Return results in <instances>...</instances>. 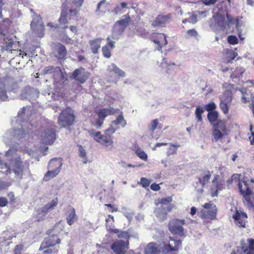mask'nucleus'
I'll use <instances>...</instances> for the list:
<instances>
[{"instance_id":"obj_14","label":"nucleus","mask_w":254,"mask_h":254,"mask_svg":"<svg viewBox=\"0 0 254 254\" xmlns=\"http://www.w3.org/2000/svg\"><path fill=\"white\" fill-rule=\"evenodd\" d=\"M44 27L42 21L38 16L34 18L31 23L32 30L39 37H42L44 36Z\"/></svg>"},{"instance_id":"obj_54","label":"nucleus","mask_w":254,"mask_h":254,"mask_svg":"<svg viewBox=\"0 0 254 254\" xmlns=\"http://www.w3.org/2000/svg\"><path fill=\"white\" fill-rule=\"evenodd\" d=\"M227 41L230 44L234 45L238 43V39L236 36L230 35L227 38Z\"/></svg>"},{"instance_id":"obj_2","label":"nucleus","mask_w":254,"mask_h":254,"mask_svg":"<svg viewBox=\"0 0 254 254\" xmlns=\"http://www.w3.org/2000/svg\"><path fill=\"white\" fill-rule=\"evenodd\" d=\"M32 127V123L26 122L24 124L21 125V127L17 129H12L6 132L3 136V140L6 144H9L16 140L23 141L29 137V132L28 128Z\"/></svg>"},{"instance_id":"obj_40","label":"nucleus","mask_w":254,"mask_h":254,"mask_svg":"<svg viewBox=\"0 0 254 254\" xmlns=\"http://www.w3.org/2000/svg\"><path fill=\"white\" fill-rule=\"evenodd\" d=\"M175 65L174 63H168L165 59H163L162 62L161 64L162 67L164 68L166 71L168 73L171 72V69L173 68V67Z\"/></svg>"},{"instance_id":"obj_34","label":"nucleus","mask_w":254,"mask_h":254,"mask_svg":"<svg viewBox=\"0 0 254 254\" xmlns=\"http://www.w3.org/2000/svg\"><path fill=\"white\" fill-rule=\"evenodd\" d=\"M130 21V17L128 14H126L123 16V18L118 20L116 22L123 28H126L128 26Z\"/></svg>"},{"instance_id":"obj_48","label":"nucleus","mask_w":254,"mask_h":254,"mask_svg":"<svg viewBox=\"0 0 254 254\" xmlns=\"http://www.w3.org/2000/svg\"><path fill=\"white\" fill-rule=\"evenodd\" d=\"M118 129V127L114 125H113V124L111 122L110 127L106 130L105 133L111 136Z\"/></svg>"},{"instance_id":"obj_12","label":"nucleus","mask_w":254,"mask_h":254,"mask_svg":"<svg viewBox=\"0 0 254 254\" xmlns=\"http://www.w3.org/2000/svg\"><path fill=\"white\" fill-rule=\"evenodd\" d=\"M89 133L90 135L94 137L95 140L106 146L111 145L113 143L111 136L107 134L103 135L100 131L95 132L92 130L89 131Z\"/></svg>"},{"instance_id":"obj_63","label":"nucleus","mask_w":254,"mask_h":254,"mask_svg":"<svg viewBox=\"0 0 254 254\" xmlns=\"http://www.w3.org/2000/svg\"><path fill=\"white\" fill-rule=\"evenodd\" d=\"M235 214H236V217H238V216L239 215V217H241L243 219H246L247 218V214L245 212L239 211L238 210H237Z\"/></svg>"},{"instance_id":"obj_30","label":"nucleus","mask_w":254,"mask_h":254,"mask_svg":"<svg viewBox=\"0 0 254 254\" xmlns=\"http://www.w3.org/2000/svg\"><path fill=\"white\" fill-rule=\"evenodd\" d=\"M169 211L165 207L162 208L161 207H158L155 210V213L156 216L160 220L163 221L167 218V214Z\"/></svg>"},{"instance_id":"obj_56","label":"nucleus","mask_w":254,"mask_h":254,"mask_svg":"<svg viewBox=\"0 0 254 254\" xmlns=\"http://www.w3.org/2000/svg\"><path fill=\"white\" fill-rule=\"evenodd\" d=\"M229 105L220 101V107L224 114H227L229 112Z\"/></svg>"},{"instance_id":"obj_53","label":"nucleus","mask_w":254,"mask_h":254,"mask_svg":"<svg viewBox=\"0 0 254 254\" xmlns=\"http://www.w3.org/2000/svg\"><path fill=\"white\" fill-rule=\"evenodd\" d=\"M238 216H239V215ZM233 218L235 220V221L240 224V226L241 227H244L245 220L246 219H243L241 217H236V214L233 216Z\"/></svg>"},{"instance_id":"obj_26","label":"nucleus","mask_w":254,"mask_h":254,"mask_svg":"<svg viewBox=\"0 0 254 254\" xmlns=\"http://www.w3.org/2000/svg\"><path fill=\"white\" fill-rule=\"evenodd\" d=\"M217 210L214 209H207L202 210L200 211V216L202 218H209L213 219L215 218Z\"/></svg>"},{"instance_id":"obj_3","label":"nucleus","mask_w":254,"mask_h":254,"mask_svg":"<svg viewBox=\"0 0 254 254\" xmlns=\"http://www.w3.org/2000/svg\"><path fill=\"white\" fill-rule=\"evenodd\" d=\"M55 126L52 122L43 124L40 130L41 141L45 144H51L56 139Z\"/></svg>"},{"instance_id":"obj_6","label":"nucleus","mask_w":254,"mask_h":254,"mask_svg":"<svg viewBox=\"0 0 254 254\" xmlns=\"http://www.w3.org/2000/svg\"><path fill=\"white\" fill-rule=\"evenodd\" d=\"M63 229L64 226L61 222L57 224L54 227L53 233L51 234V235L45 239V241L42 244L40 250H41V248L42 247L45 248L50 247L51 246H55L57 244H59L61 240L58 237L56 233L59 231H62Z\"/></svg>"},{"instance_id":"obj_49","label":"nucleus","mask_w":254,"mask_h":254,"mask_svg":"<svg viewBox=\"0 0 254 254\" xmlns=\"http://www.w3.org/2000/svg\"><path fill=\"white\" fill-rule=\"evenodd\" d=\"M136 154L137 156L139 157L141 159L146 161L147 160V155L144 151L141 150L140 149H137L136 150Z\"/></svg>"},{"instance_id":"obj_36","label":"nucleus","mask_w":254,"mask_h":254,"mask_svg":"<svg viewBox=\"0 0 254 254\" xmlns=\"http://www.w3.org/2000/svg\"><path fill=\"white\" fill-rule=\"evenodd\" d=\"M112 123L113 124V125H114L116 127H117L118 125H120L122 127H124L127 125V122L122 114L120 115L117 119L112 121Z\"/></svg>"},{"instance_id":"obj_24","label":"nucleus","mask_w":254,"mask_h":254,"mask_svg":"<svg viewBox=\"0 0 254 254\" xmlns=\"http://www.w3.org/2000/svg\"><path fill=\"white\" fill-rule=\"evenodd\" d=\"M108 70L111 74H113L114 73L115 74V76H118L121 77L125 76V72L118 67L114 64H112L111 65H109Z\"/></svg>"},{"instance_id":"obj_38","label":"nucleus","mask_w":254,"mask_h":254,"mask_svg":"<svg viewBox=\"0 0 254 254\" xmlns=\"http://www.w3.org/2000/svg\"><path fill=\"white\" fill-rule=\"evenodd\" d=\"M127 3L125 2H122L121 4H118L114 9V12L116 15L122 14L124 11L123 9L127 7Z\"/></svg>"},{"instance_id":"obj_35","label":"nucleus","mask_w":254,"mask_h":254,"mask_svg":"<svg viewBox=\"0 0 254 254\" xmlns=\"http://www.w3.org/2000/svg\"><path fill=\"white\" fill-rule=\"evenodd\" d=\"M52 170H49L46 174L45 175L44 177V180L45 181H48L54 177H56L60 171H59V169H51Z\"/></svg>"},{"instance_id":"obj_21","label":"nucleus","mask_w":254,"mask_h":254,"mask_svg":"<svg viewBox=\"0 0 254 254\" xmlns=\"http://www.w3.org/2000/svg\"><path fill=\"white\" fill-rule=\"evenodd\" d=\"M125 30V29L124 28L116 22L113 27V33L112 34V39L118 40Z\"/></svg>"},{"instance_id":"obj_55","label":"nucleus","mask_w":254,"mask_h":254,"mask_svg":"<svg viewBox=\"0 0 254 254\" xmlns=\"http://www.w3.org/2000/svg\"><path fill=\"white\" fill-rule=\"evenodd\" d=\"M103 54L104 57L109 58L111 57V51L107 46H105L102 49Z\"/></svg>"},{"instance_id":"obj_31","label":"nucleus","mask_w":254,"mask_h":254,"mask_svg":"<svg viewBox=\"0 0 254 254\" xmlns=\"http://www.w3.org/2000/svg\"><path fill=\"white\" fill-rule=\"evenodd\" d=\"M116 110L114 108H110L109 109H103L98 112V117L104 120L107 116L114 114Z\"/></svg>"},{"instance_id":"obj_46","label":"nucleus","mask_w":254,"mask_h":254,"mask_svg":"<svg viewBox=\"0 0 254 254\" xmlns=\"http://www.w3.org/2000/svg\"><path fill=\"white\" fill-rule=\"evenodd\" d=\"M79 155L83 158V162L84 164L87 163V159L86 157V152L82 146H78Z\"/></svg>"},{"instance_id":"obj_10","label":"nucleus","mask_w":254,"mask_h":254,"mask_svg":"<svg viewBox=\"0 0 254 254\" xmlns=\"http://www.w3.org/2000/svg\"><path fill=\"white\" fill-rule=\"evenodd\" d=\"M248 245L241 242L242 247H238L231 254H254V239L249 238L247 240Z\"/></svg>"},{"instance_id":"obj_41","label":"nucleus","mask_w":254,"mask_h":254,"mask_svg":"<svg viewBox=\"0 0 254 254\" xmlns=\"http://www.w3.org/2000/svg\"><path fill=\"white\" fill-rule=\"evenodd\" d=\"M48 210L45 206L42 208L39 209L37 210L38 215L37 217V221H40L42 220L43 218L45 217V216L47 214Z\"/></svg>"},{"instance_id":"obj_59","label":"nucleus","mask_w":254,"mask_h":254,"mask_svg":"<svg viewBox=\"0 0 254 254\" xmlns=\"http://www.w3.org/2000/svg\"><path fill=\"white\" fill-rule=\"evenodd\" d=\"M140 184L143 187L147 188L149 186L150 182L145 178H141L140 179Z\"/></svg>"},{"instance_id":"obj_17","label":"nucleus","mask_w":254,"mask_h":254,"mask_svg":"<svg viewBox=\"0 0 254 254\" xmlns=\"http://www.w3.org/2000/svg\"><path fill=\"white\" fill-rule=\"evenodd\" d=\"M211 174L210 171H207L203 175L202 178H199L198 182H196L195 189L198 192L202 193L203 192V188L205 185L208 183L210 179Z\"/></svg>"},{"instance_id":"obj_28","label":"nucleus","mask_w":254,"mask_h":254,"mask_svg":"<svg viewBox=\"0 0 254 254\" xmlns=\"http://www.w3.org/2000/svg\"><path fill=\"white\" fill-rule=\"evenodd\" d=\"M216 24L219 26L220 30H223L226 26V22L224 17L221 15L217 14L215 16L213 17Z\"/></svg>"},{"instance_id":"obj_51","label":"nucleus","mask_w":254,"mask_h":254,"mask_svg":"<svg viewBox=\"0 0 254 254\" xmlns=\"http://www.w3.org/2000/svg\"><path fill=\"white\" fill-rule=\"evenodd\" d=\"M216 106L213 102H211L205 106L204 109L209 112L214 111Z\"/></svg>"},{"instance_id":"obj_52","label":"nucleus","mask_w":254,"mask_h":254,"mask_svg":"<svg viewBox=\"0 0 254 254\" xmlns=\"http://www.w3.org/2000/svg\"><path fill=\"white\" fill-rule=\"evenodd\" d=\"M58 201L57 198H55L52 200L51 203L45 205V207H47L48 210L52 209L57 205Z\"/></svg>"},{"instance_id":"obj_7","label":"nucleus","mask_w":254,"mask_h":254,"mask_svg":"<svg viewBox=\"0 0 254 254\" xmlns=\"http://www.w3.org/2000/svg\"><path fill=\"white\" fill-rule=\"evenodd\" d=\"M43 72L44 74L53 73L54 82L60 85H63L66 80L59 67L48 66L43 69Z\"/></svg>"},{"instance_id":"obj_37","label":"nucleus","mask_w":254,"mask_h":254,"mask_svg":"<svg viewBox=\"0 0 254 254\" xmlns=\"http://www.w3.org/2000/svg\"><path fill=\"white\" fill-rule=\"evenodd\" d=\"M232 100V95L231 92H225L221 97L220 101L229 105H230Z\"/></svg>"},{"instance_id":"obj_20","label":"nucleus","mask_w":254,"mask_h":254,"mask_svg":"<svg viewBox=\"0 0 254 254\" xmlns=\"http://www.w3.org/2000/svg\"><path fill=\"white\" fill-rule=\"evenodd\" d=\"M201 1L206 6L214 4L217 2L221 3L223 5L221 6L220 4L218 3L217 5V7L220 10L222 9V11H223V6L225 8L227 5H229L230 3V0H201Z\"/></svg>"},{"instance_id":"obj_33","label":"nucleus","mask_w":254,"mask_h":254,"mask_svg":"<svg viewBox=\"0 0 254 254\" xmlns=\"http://www.w3.org/2000/svg\"><path fill=\"white\" fill-rule=\"evenodd\" d=\"M101 39H96L93 40H91L89 42V44L91 47L92 52L96 54L98 52V49L101 46Z\"/></svg>"},{"instance_id":"obj_15","label":"nucleus","mask_w":254,"mask_h":254,"mask_svg":"<svg viewBox=\"0 0 254 254\" xmlns=\"http://www.w3.org/2000/svg\"><path fill=\"white\" fill-rule=\"evenodd\" d=\"M127 245V244L123 240L116 241L112 244L111 248L117 254H124L128 248Z\"/></svg>"},{"instance_id":"obj_16","label":"nucleus","mask_w":254,"mask_h":254,"mask_svg":"<svg viewBox=\"0 0 254 254\" xmlns=\"http://www.w3.org/2000/svg\"><path fill=\"white\" fill-rule=\"evenodd\" d=\"M181 243L182 242L180 240H175L170 238L168 245H164L162 249L163 253L166 254L178 251Z\"/></svg>"},{"instance_id":"obj_43","label":"nucleus","mask_w":254,"mask_h":254,"mask_svg":"<svg viewBox=\"0 0 254 254\" xmlns=\"http://www.w3.org/2000/svg\"><path fill=\"white\" fill-rule=\"evenodd\" d=\"M218 117V113L216 111H212L208 112L207 114V118L211 124H214L213 123L217 120Z\"/></svg>"},{"instance_id":"obj_45","label":"nucleus","mask_w":254,"mask_h":254,"mask_svg":"<svg viewBox=\"0 0 254 254\" xmlns=\"http://www.w3.org/2000/svg\"><path fill=\"white\" fill-rule=\"evenodd\" d=\"M180 146L178 144H170V147L167 151V155L170 156L171 155L175 154L177 153V148Z\"/></svg>"},{"instance_id":"obj_61","label":"nucleus","mask_w":254,"mask_h":254,"mask_svg":"<svg viewBox=\"0 0 254 254\" xmlns=\"http://www.w3.org/2000/svg\"><path fill=\"white\" fill-rule=\"evenodd\" d=\"M104 120L101 118H98L95 122V127L98 128H100L103 125Z\"/></svg>"},{"instance_id":"obj_4","label":"nucleus","mask_w":254,"mask_h":254,"mask_svg":"<svg viewBox=\"0 0 254 254\" xmlns=\"http://www.w3.org/2000/svg\"><path fill=\"white\" fill-rule=\"evenodd\" d=\"M84 0H71L72 2V6L71 8L69 9V15L70 16H75L77 13V9L76 8H78L80 7ZM66 4L64 3L63 4V9L61 12V15L60 18H59V23L60 24V26L62 28H66L67 26L66 24L67 22V18H69V14L67 13V9H65L64 7L66 6Z\"/></svg>"},{"instance_id":"obj_18","label":"nucleus","mask_w":254,"mask_h":254,"mask_svg":"<svg viewBox=\"0 0 254 254\" xmlns=\"http://www.w3.org/2000/svg\"><path fill=\"white\" fill-rule=\"evenodd\" d=\"M39 93L37 90L35 89H31L29 87H26L22 91L21 94V97L22 98L28 99L30 101L32 100L33 98H37L38 97Z\"/></svg>"},{"instance_id":"obj_58","label":"nucleus","mask_w":254,"mask_h":254,"mask_svg":"<svg viewBox=\"0 0 254 254\" xmlns=\"http://www.w3.org/2000/svg\"><path fill=\"white\" fill-rule=\"evenodd\" d=\"M203 207L205 209H206V210H207V209L212 210V209H214L215 210H217L215 205L211 202H209L208 203H205L203 205Z\"/></svg>"},{"instance_id":"obj_47","label":"nucleus","mask_w":254,"mask_h":254,"mask_svg":"<svg viewBox=\"0 0 254 254\" xmlns=\"http://www.w3.org/2000/svg\"><path fill=\"white\" fill-rule=\"evenodd\" d=\"M245 69L243 67H237L235 70V71L231 75V77L232 78H238L242 75V74L245 72Z\"/></svg>"},{"instance_id":"obj_11","label":"nucleus","mask_w":254,"mask_h":254,"mask_svg":"<svg viewBox=\"0 0 254 254\" xmlns=\"http://www.w3.org/2000/svg\"><path fill=\"white\" fill-rule=\"evenodd\" d=\"M185 220L183 219H173L170 221L169 224V229L170 232L180 236L184 235L183 225L185 224Z\"/></svg>"},{"instance_id":"obj_62","label":"nucleus","mask_w":254,"mask_h":254,"mask_svg":"<svg viewBox=\"0 0 254 254\" xmlns=\"http://www.w3.org/2000/svg\"><path fill=\"white\" fill-rule=\"evenodd\" d=\"M8 201L5 197H0V207H4L7 205Z\"/></svg>"},{"instance_id":"obj_39","label":"nucleus","mask_w":254,"mask_h":254,"mask_svg":"<svg viewBox=\"0 0 254 254\" xmlns=\"http://www.w3.org/2000/svg\"><path fill=\"white\" fill-rule=\"evenodd\" d=\"M76 219L75 209L72 208L71 212L66 218L67 223L69 225H72Z\"/></svg>"},{"instance_id":"obj_1","label":"nucleus","mask_w":254,"mask_h":254,"mask_svg":"<svg viewBox=\"0 0 254 254\" xmlns=\"http://www.w3.org/2000/svg\"><path fill=\"white\" fill-rule=\"evenodd\" d=\"M5 157L8 160V164L3 163L0 159V169L1 173L9 175L10 177L13 174L16 180L21 179L24 175L29 174L28 164L21 160L15 149H9L6 152Z\"/></svg>"},{"instance_id":"obj_50","label":"nucleus","mask_w":254,"mask_h":254,"mask_svg":"<svg viewBox=\"0 0 254 254\" xmlns=\"http://www.w3.org/2000/svg\"><path fill=\"white\" fill-rule=\"evenodd\" d=\"M240 91L241 92L242 94V99L243 101V102L245 103H247L250 102V98L248 97H246V95H247V90L246 88H241L239 89Z\"/></svg>"},{"instance_id":"obj_27","label":"nucleus","mask_w":254,"mask_h":254,"mask_svg":"<svg viewBox=\"0 0 254 254\" xmlns=\"http://www.w3.org/2000/svg\"><path fill=\"white\" fill-rule=\"evenodd\" d=\"M156 35V39L154 40V42L158 45L160 47L158 50H161L163 45H166L167 44L166 37L164 34L162 33L157 34Z\"/></svg>"},{"instance_id":"obj_19","label":"nucleus","mask_w":254,"mask_h":254,"mask_svg":"<svg viewBox=\"0 0 254 254\" xmlns=\"http://www.w3.org/2000/svg\"><path fill=\"white\" fill-rule=\"evenodd\" d=\"M171 18V14H168L166 15H159L152 22V25L154 27L162 26L163 24L169 22Z\"/></svg>"},{"instance_id":"obj_13","label":"nucleus","mask_w":254,"mask_h":254,"mask_svg":"<svg viewBox=\"0 0 254 254\" xmlns=\"http://www.w3.org/2000/svg\"><path fill=\"white\" fill-rule=\"evenodd\" d=\"M89 76V73L83 68H79L75 69L71 75L70 78L78 81L80 83H83Z\"/></svg>"},{"instance_id":"obj_25","label":"nucleus","mask_w":254,"mask_h":254,"mask_svg":"<svg viewBox=\"0 0 254 254\" xmlns=\"http://www.w3.org/2000/svg\"><path fill=\"white\" fill-rule=\"evenodd\" d=\"M56 56L60 59H64L66 55V50L64 46L58 44L56 47Z\"/></svg>"},{"instance_id":"obj_8","label":"nucleus","mask_w":254,"mask_h":254,"mask_svg":"<svg viewBox=\"0 0 254 254\" xmlns=\"http://www.w3.org/2000/svg\"><path fill=\"white\" fill-rule=\"evenodd\" d=\"M212 135L213 137V140L215 142L220 140L226 135L227 128L225 123L219 121L216 124H213Z\"/></svg>"},{"instance_id":"obj_44","label":"nucleus","mask_w":254,"mask_h":254,"mask_svg":"<svg viewBox=\"0 0 254 254\" xmlns=\"http://www.w3.org/2000/svg\"><path fill=\"white\" fill-rule=\"evenodd\" d=\"M30 109V107H23L18 113L17 120L21 121V120L25 121L26 119H24L26 111H28Z\"/></svg>"},{"instance_id":"obj_64","label":"nucleus","mask_w":254,"mask_h":254,"mask_svg":"<svg viewBox=\"0 0 254 254\" xmlns=\"http://www.w3.org/2000/svg\"><path fill=\"white\" fill-rule=\"evenodd\" d=\"M197 21V15L193 14L192 16L188 19V22L193 24L195 23Z\"/></svg>"},{"instance_id":"obj_22","label":"nucleus","mask_w":254,"mask_h":254,"mask_svg":"<svg viewBox=\"0 0 254 254\" xmlns=\"http://www.w3.org/2000/svg\"><path fill=\"white\" fill-rule=\"evenodd\" d=\"M62 165V159L61 158H54L49 161L48 168L49 169H59L60 171Z\"/></svg>"},{"instance_id":"obj_9","label":"nucleus","mask_w":254,"mask_h":254,"mask_svg":"<svg viewBox=\"0 0 254 254\" xmlns=\"http://www.w3.org/2000/svg\"><path fill=\"white\" fill-rule=\"evenodd\" d=\"M17 88V84L12 83L10 86L8 81L6 79H5L2 82H0V100L1 101H6L8 99L7 91L15 92Z\"/></svg>"},{"instance_id":"obj_32","label":"nucleus","mask_w":254,"mask_h":254,"mask_svg":"<svg viewBox=\"0 0 254 254\" xmlns=\"http://www.w3.org/2000/svg\"><path fill=\"white\" fill-rule=\"evenodd\" d=\"M218 178H219V176L215 175L214 177V178L212 180V183L214 185H216V190L214 192H212V193H211V195L213 197L217 196V191L218 190H221L223 188V183H224V182H222L221 181L219 182H218L217 180H218Z\"/></svg>"},{"instance_id":"obj_42","label":"nucleus","mask_w":254,"mask_h":254,"mask_svg":"<svg viewBox=\"0 0 254 254\" xmlns=\"http://www.w3.org/2000/svg\"><path fill=\"white\" fill-rule=\"evenodd\" d=\"M227 59L226 62L227 63H231L232 60H234L235 58L237 56L238 54L236 52H234L232 50H228L226 53Z\"/></svg>"},{"instance_id":"obj_29","label":"nucleus","mask_w":254,"mask_h":254,"mask_svg":"<svg viewBox=\"0 0 254 254\" xmlns=\"http://www.w3.org/2000/svg\"><path fill=\"white\" fill-rule=\"evenodd\" d=\"M172 201V198L170 196L162 198L159 201V203L161 204L160 207H161V208L165 207L166 209L168 210V211H170L173 208L172 205L170 204V203Z\"/></svg>"},{"instance_id":"obj_60","label":"nucleus","mask_w":254,"mask_h":254,"mask_svg":"<svg viewBox=\"0 0 254 254\" xmlns=\"http://www.w3.org/2000/svg\"><path fill=\"white\" fill-rule=\"evenodd\" d=\"M187 35L188 37H197L198 36V33L194 29H192L189 30L187 31Z\"/></svg>"},{"instance_id":"obj_57","label":"nucleus","mask_w":254,"mask_h":254,"mask_svg":"<svg viewBox=\"0 0 254 254\" xmlns=\"http://www.w3.org/2000/svg\"><path fill=\"white\" fill-rule=\"evenodd\" d=\"M158 125V120L157 119H155L151 121L150 125L149 126V129L152 131H154V130L157 128Z\"/></svg>"},{"instance_id":"obj_23","label":"nucleus","mask_w":254,"mask_h":254,"mask_svg":"<svg viewBox=\"0 0 254 254\" xmlns=\"http://www.w3.org/2000/svg\"><path fill=\"white\" fill-rule=\"evenodd\" d=\"M144 252L145 254H159L160 250L156 243L151 242L147 245Z\"/></svg>"},{"instance_id":"obj_5","label":"nucleus","mask_w":254,"mask_h":254,"mask_svg":"<svg viewBox=\"0 0 254 254\" xmlns=\"http://www.w3.org/2000/svg\"><path fill=\"white\" fill-rule=\"evenodd\" d=\"M74 121V116L72 110L67 108L62 111L59 115L58 123L62 127H68L71 126Z\"/></svg>"}]
</instances>
